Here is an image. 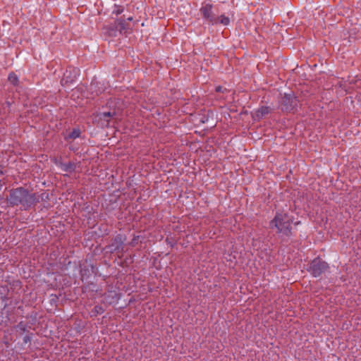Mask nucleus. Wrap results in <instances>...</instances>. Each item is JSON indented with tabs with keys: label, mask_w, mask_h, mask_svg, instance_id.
Segmentation results:
<instances>
[{
	"label": "nucleus",
	"mask_w": 361,
	"mask_h": 361,
	"mask_svg": "<svg viewBox=\"0 0 361 361\" xmlns=\"http://www.w3.org/2000/svg\"><path fill=\"white\" fill-rule=\"evenodd\" d=\"M80 135V130L79 129H74L68 135L70 139H75Z\"/></svg>",
	"instance_id": "obj_9"
},
{
	"label": "nucleus",
	"mask_w": 361,
	"mask_h": 361,
	"mask_svg": "<svg viewBox=\"0 0 361 361\" xmlns=\"http://www.w3.org/2000/svg\"><path fill=\"white\" fill-rule=\"evenodd\" d=\"M218 19V23H221L224 25H228L230 23V19L228 17L225 16L224 15H221L220 16H216Z\"/></svg>",
	"instance_id": "obj_8"
},
{
	"label": "nucleus",
	"mask_w": 361,
	"mask_h": 361,
	"mask_svg": "<svg viewBox=\"0 0 361 361\" xmlns=\"http://www.w3.org/2000/svg\"><path fill=\"white\" fill-rule=\"evenodd\" d=\"M104 310L102 306L97 305L94 307L92 312L96 316L97 314H101L104 312Z\"/></svg>",
	"instance_id": "obj_10"
},
{
	"label": "nucleus",
	"mask_w": 361,
	"mask_h": 361,
	"mask_svg": "<svg viewBox=\"0 0 361 361\" xmlns=\"http://www.w3.org/2000/svg\"><path fill=\"white\" fill-rule=\"evenodd\" d=\"M212 4H207L200 8V11L203 18L209 24L214 25L218 23V19L216 15L212 11Z\"/></svg>",
	"instance_id": "obj_5"
},
{
	"label": "nucleus",
	"mask_w": 361,
	"mask_h": 361,
	"mask_svg": "<svg viewBox=\"0 0 361 361\" xmlns=\"http://www.w3.org/2000/svg\"><path fill=\"white\" fill-rule=\"evenodd\" d=\"M8 80L14 85H17L18 84V78L17 75L13 72L9 73Z\"/></svg>",
	"instance_id": "obj_7"
},
{
	"label": "nucleus",
	"mask_w": 361,
	"mask_h": 361,
	"mask_svg": "<svg viewBox=\"0 0 361 361\" xmlns=\"http://www.w3.org/2000/svg\"><path fill=\"white\" fill-rule=\"evenodd\" d=\"M36 200L35 194L30 193L29 191L22 187L11 190L9 197L7 198L8 203L11 206L21 204L25 209L30 207Z\"/></svg>",
	"instance_id": "obj_2"
},
{
	"label": "nucleus",
	"mask_w": 361,
	"mask_h": 361,
	"mask_svg": "<svg viewBox=\"0 0 361 361\" xmlns=\"http://www.w3.org/2000/svg\"><path fill=\"white\" fill-rule=\"evenodd\" d=\"M293 224H294L295 226H298L300 224V221H298L293 222Z\"/></svg>",
	"instance_id": "obj_13"
},
{
	"label": "nucleus",
	"mask_w": 361,
	"mask_h": 361,
	"mask_svg": "<svg viewBox=\"0 0 361 361\" xmlns=\"http://www.w3.org/2000/svg\"><path fill=\"white\" fill-rule=\"evenodd\" d=\"M293 220L294 217L288 213L278 211L274 219L269 221V228L276 229V233L282 242L288 241L293 235Z\"/></svg>",
	"instance_id": "obj_1"
},
{
	"label": "nucleus",
	"mask_w": 361,
	"mask_h": 361,
	"mask_svg": "<svg viewBox=\"0 0 361 361\" xmlns=\"http://www.w3.org/2000/svg\"><path fill=\"white\" fill-rule=\"evenodd\" d=\"M273 109L268 106H262L251 113L252 118L255 121H259L271 113Z\"/></svg>",
	"instance_id": "obj_6"
},
{
	"label": "nucleus",
	"mask_w": 361,
	"mask_h": 361,
	"mask_svg": "<svg viewBox=\"0 0 361 361\" xmlns=\"http://www.w3.org/2000/svg\"><path fill=\"white\" fill-rule=\"evenodd\" d=\"M215 91L216 92H222V93L228 92V90L226 87H224L223 86H221V85L216 87Z\"/></svg>",
	"instance_id": "obj_11"
},
{
	"label": "nucleus",
	"mask_w": 361,
	"mask_h": 361,
	"mask_svg": "<svg viewBox=\"0 0 361 361\" xmlns=\"http://www.w3.org/2000/svg\"><path fill=\"white\" fill-rule=\"evenodd\" d=\"M299 100L293 94L285 93L281 101V109L283 112H295L298 109Z\"/></svg>",
	"instance_id": "obj_4"
},
{
	"label": "nucleus",
	"mask_w": 361,
	"mask_h": 361,
	"mask_svg": "<svg viewBox=\"0 0 361 361\" xmlns=\"http://www.w3.org/2000/svg\"><path fill=\"white\" fill-rule=\"evenodd\" d=\"M102 116L105 118H110L112 116V114L111 112H105L102 114Z\"/></svg>",
	"instance_id": "obj_12"
},
{
	"label": "nucleus",
	"mask_w": 361,
	"mask_h": 361,
	"mask_svg": "<svg viewBox=\"0 0 361 361\" xmlns=\"http://www.w3.org/2000/svg\"><path fill=\"white\" fill-rule=\"evenodd\" d=\"M329 269L328 263L324 261L319 257L312 259L308 264L307 271L315 278L319 277L322 274H324Z\"/></svg>",
	"instance_id": "obj_3"
}]
</instances>
